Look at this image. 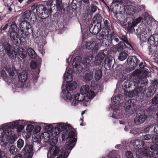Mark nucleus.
Returning a JSON list of instances; mask_svg holds the SVG:
<instances>
[{
	"label": "nucleus",
	"mask_w": 158,
	"mask_h": 158,
	"mask_svg": "<svg viewBox=\"0 0 158 158\" xmlns=\"http://www.w3.org/2000/svg\"><path fill=\"white\" fill-rule=\"evenodd\" d=\"M73 69H69L67 73H65L64 75V79L67 82L66 85V90L63 89V85H62V97L64 99H67L70 97V94L69 91H72L76 89L77 87V84L74 82L69 83L73 80L72 73Z\"/></svg>",
	"instance_id": "obj_1"
},
{
	"label": "nucleus",
	"mask_w": 158,
	"mask_h": 158,
	"mask_svg": "<svg viewBox=\"0 0 158 158\" xmlns=\"http://www.w3.org/2000/svg\"><path fill=\"white\" fill-rule=\"evenodd\" d=\"M69 131V130L64 131L62 134L61 137L62 139L63 140H66L69 138V141L64 145V148L71 150L76 144L77 135L76 133L73 131H70L68 133Z\"/></svg>",
	"instance_id": "obj_2"
},
{
	"label": "nucleus",
	"mask_w": 158,
	"mask_h": 158,
	"mask_svg": "<svg viewBox=\"0 0 158 158\" xmlns=\"http://www.w3.org/2000/svg\"><path fill=\"white\" fill-rule=\"evenodd\" d=\"M31 8L33 10L36 9V13L41 19H45L48 17V15L50 14L52 11L51 7L47 10L42 5H38L36 3L31 6Z\"/></svg>",
	"instance_id": "obj_3"
},
{
	"label": "nucleus",
	"mask_w": 158,
	"mask_h": 158,
	"mask_svg": "<svg viewBox=\"0 0 158 158\" xmlns=\"http://www.w3.org/2000/svg\"><path fill=\"white\" fill-rule=\"evenodd\" d=\"M64 148L62 150L56 146L53 147L48 152V156L50 153L51 156H55L59 155L57 158H67L71 150Z\"/></svg>",
	"instance_id": "obj_4"
},
{
	"label": "nucleus",
	"mask_w": 158,
	"mask_h": 158,
	"mask_svg": "<svg viewBox=\"0 0 158 158\" xmlns=\"http://www.w3.org/2000/svg\"><path fill=\"white\" fill-rule=\"evenodd\" d=\"M3 50L10 58L14 59L16 57L15 51L12 48L11 45L7 42H4L2 44Z\"/></svg>",
	"instance_id": "obj_5"
},
{
	"label": "nucleus",
	"mask_w": 158,
	"mask_h": 158,
	"mask_svg": "<svg viewBox=\"0 0 158 158\" xmlns=\"http://www.w3.org/2000/svg\"><path fill=\"white\" fill-rule=\"evenodd\" d=\"M85 96L82 93L72 95L70 97L69 101L72 106H75L79 102H82L85 99Z\"/></svg>",
	"instance_id": "obj_6"
},
{
	"label": "nucleus",
	"mask_w": 158,
	"mask_h": 158,
	"mask_svg": "<svg viewBox=\"0 0 158 158\" xmlns=\"http://www.w3.org/2000/svg\"><path fill=\"white\" fill-rule=\"evenodd\" d=\"M110 32L108 31L106 29H103L101 32H99L97 35V39L99 40L102 41V42H104L105 41L106 42L105 45L108 46L109 45V41L108 40V35Z\"/></svg>",
	"instance_id": "obj_7"
},
{
	"label": "nucleus",
	"mask_w": 158,
	"mask_h": 158,
	"mask_svg": "<svg viewBox=\"0 0 158 158\" xmlns=\"http://www.w3.org/2000/svg\"><path fill=\"white\" fill-rule=\"evenodd\" d=\"M130 143L135 147L133 149V151L136 153V155H139L138 154L139 151H142V149L145 146V143L141 140L136 139L133 141H131Z\"/></svg>",
	"instance_id": "obj_8"
},
{
	"label": "nucleus",
	"mask_w": 158,
	"mask_h": 158,
	"mask_svg": "<svg viewBox=\"0 0 158 158\" xmlns=\"http://www.w3.org/2000/svg\"><path fill=\"white\" fill-rule=\"evenodd\" d=\"M81 93L85 94L89 99H91L95 96L94 92L90 89L88 85H85L81 86L80 89Z\"/></svg>",
	"instance_id": "obj_9"
},
{
	"label": "nucleus",
	"mask_w": 158,
	"mask_h": 158,
	"mask_svg": "<svg viewBox=\"0 0 158 158\" xmlns=\"http://www.w3.org/2000/svg\"><path fill=\"white\" fill-rule=\"evenodd\" d=\"M133 100H129L126 102L124 106L125 110L129 114H132L136 110V106L133 103Z\"/></svg>",
	"instance_id": "obj_10"
},
{
	"label": "nucleus",
	"mask_w": 158,
	"mask_h": 158,
	"mask_svg": "<svg viewBox=\"0 0 158 158\" xmlns=\"http://www.w3.org/2000/svg\"><path fill=\"white\" fill-rule=\"evenodd\" d=\"M22 17L25 20H30L34 22L36 20V16L35 14L31 10H27L25 11L22 15Z\"/></svg>",
	"instance_id": "obj_11"
},
{
	"label": "nucleus",
	"mask_w": 158,
	"mask_h": 158,
	"mask_svg": "<svg viewBox=\"0 0 158 158\" xmlns=\"http://www.w3.org/2000/svg\"><path fill=\"white\" fill-rule=\"evenodd\" d=\"M101 24L99 23L95 24L94 25L93 23H91L89 26V31L92 34L96 35L100 32L101 30Z\"/></svg>",
	"instance_id": "obj_12"
},
{
	"label": "nucleus",
	"mask_w": 158,
	"mask_h": 158,
	"mask_svg": "<svg viewBox=\"0 0 158 158\" xmlns=\"http://www.w3.org/2000/svg\"><path fill=\"white\" fill-rule=\"evenodd\" d=\"M55 127L60 131H67L70 130L71 128V127L69 124H66L64 123H58L54 124Z\"/></svg>",
	"instance_id": "obj_13"
},
{
	"label": "nucleus",
	"mask_w": 158,
	"mask_h": 158,
	"mask_svg": "<svg viewBox=\"0 0 158 158\" xmlns=\"http://www.w3.org/2000/svg\"><path fill=\"white\" fill-rule=\"evenodd\" d=\"M9 31L10 32V39L14 44L17 45L18 44L19 40L20 42V38H19V35L16 31Z\"/></svg>",
	"instance_id": "obj_14"
},
{
	"label": "nucleus",
	"mask_w": 158,
	"mask_h": 158,
	"mask_svg": "<svg viewBox=\"0 0 158 158\" xmlns=\"http://www.w3.org/2000/svg\"><path fill=\"white\" fill-rule=\"evenodd\" d=\"M147 118V116L144 114L136 115L134 121L135 123L137 125H139L143 123Z\"/></svg>",
	"instance_id": "obj_15"
},
{
	"label": "nucleus",
	"mask_w": 158,
	"mask_h": 158,
	"mask_svg": "<svg viewBox=\"0 0 158 158\" xmlns=\"http://www.w3.org/2000/svg\"><path fill=\"white\" fill-rule=\"evenodd\" d=\"M141 81L142 82V83H140V85L139 86L135 87L136 89H135V91L137 95L138 94H142L143 90V85L142 86V85H145V84L147 83L146 81V79H144L143 81H142V80H140L139 81H137V82H140Z\"/></svg>",
	"instance_id": "obj_16"
},
{
	"label": "nucleus",
	"mask_w": 158,
	"mask_h": 158,
	"mask_svg": "<svg viewBox=\"0 0 158 158\" xmlns=\"http://www.w3.org/2000/svg\"><path fill=\"white\" fill-rule=\"evenodd\" d=\"M149 55L158 58V50L156 46L150 45L149 47Z\"/></svg>",
	"instance_id": "obj_17"
},
{
	"label": "nucleus",
	"mask_w": 158,
	"mask_h": 158,
	"mask_svg": "<svg viewBox=\"0 0 158 158\" xmlns=\"http://www.w3.org/2000/svg\"><path fill=\"white\" fill-rule=\"evenodd\" d=\"M140 82H137V81L127 80L125 81L123 84V86L126 88H128L131 86L133 85L134 87L139 86L140 85Z\"/></svg>",
	"instance_id": "obj_18"
},
{
	"label": "nucleus",
	"mask_w": 158,
	"mask_h": 158,
	"mask_svg": "<svg viewBox=\"0 0 158 158\" xmlns=\"http://www.w3.org/2000/svg\"><path fill=\"white\" fill-rule=\"evenodd\" d=\"M156 90L155 87L153 86H150L148 88L144 90L143 95L146 97H151L155 93Z\"/></svg>",
	"instance_id": "obj_19"
},
{
	"label": "nucleus",
	"mask_w": 158,
	"mask_h": 158,
	"mask_svg": "<svg viewBox=\"0 0 158 158\" xmlns=\"http://www.w3.org/2000/svg\"><path fill=\"white\" fill-rule=\"evenodd\" d=\"M86 48L89 50H93L94 52H97L99 48L95 42H90L86 44Z\"/></svg>",
	"instance_id": "obj_20"
},
{
	"label": "nucleus",
	"mask_w": 158,
	"mask_h": 158,
	"mask_svg": "<svg viewBox=\"0 0 158 158\" xmlns=\"http://www.w3.org/2000/svg\"><path fill=\"white\" fill-rule=\"evenodd\" d=\"M127 63L133 68H135L138 63V59L135 56H130L127 59Z\"/></svg>",
	"instance_id": "obj_21"
},
{
	"label": "nucleus",
	"mask_w": 158,
	"mask_h": 158,
	"mask_svg": "<svg viewBox=\"0 0 158 158\" xmlns=\"http://www.w3.org/2000/svg\"><path fill=\"white\" fill-rule=\"evenodd\" d=\"M148 43L150 45H158V35H154L151 36L148 40Z\"/></svg>",
	"instance_id": "obj_22"
},
{
	"label": "nucleus",
	"mask_w": 158,
	"mask_h": 158,
	"mask_svg": "<svg viewBox=\"0 0 158 158\" xmlns=\"http://www.w3.org/2000/svg\"><path fill=\"white\" fill-rule=\"evenodd\" d=\"M33 146L31 145L26 144L22 150V152L25 154L27 153L31 156L32 154Z\"/></svg>",
	"instance_id": "obj_23"
},
{
	"label": "nucleus",
	"mask_w": 158,
	"mask_h": 158,
	"mask_svg": "<svg viewBox=\"0 0 158 158\" xmlns=\"http://www.w3.org/2000/svg\"><path fill=\"white\" fill-rule=\"evenodd\" d=\"M126 48H127V46L122 41H121L119 42L117 45H115L114 47V51L115 52L117 51L119 52L125 49Z\"/></svg>",
	"instance_id": "obj_24"
},
{
	"label": "nucleus",
	"mask_w": 158,
	"mask_h": 158,
	"mask_svg": "<svg viewBox=\"0 0 158 158\" xmlns=\"http://www.w3.org/2000/svg\"><path fill=\"white\" fill-rule=\"evenodd\" d=\"M93 75V72L92 71L85 73L83 77V80L86 82L89 81L92 79Z\"/></svg>",
	"instance_id": "obj_25"
},
{
	"label": "nucleus",
	"mask_w": 158,
	"mask_h": 158,
	"mask_svg": "<svg viewBox=\"0 0 158 158\" xmlns=\"http://www.w3.org/2000/svg\"><path fill=\"white\" fill-rule=\"evenodd\" d=\"M82 2L81 0H73L72 2L71 7L73 9L76 10L80 7Z\"/></svg>",
	"instance_id": "obj_26"
},
{
	"label": "nucleus",
	"mask_w": 158,
	"mask_h": 158,
	"mask_svg": "<svg viewBox=\"0 0 158 158\" xmlns=\"http://www.w3.org/2000/svg\"><path fill=\"white\" fill-rule=\"evenodd\" d=\"M145 147H143L142 149V151H139L138 153L139 154L142 153L143 155L145 156H150L152 154V152L150 150L149 148L146 147V146L145 144Z\"/></svg>",
	"instance_id": "obj_27"
},
{
	"label": "nucleus",
	"mask_w": 158,
	"mask_h": 158,
	"mask_svg": "<svg viewBox=\"0 0 158 158\" xmlns=\"http://www.w3.org/2000/svg\"><path fill=\"white\" fill-rule=\"evenodd\" d=\"M104 28L103 29H106L108 31L110 32L111 35L112 33L114 34L113 31L112 30V27L110 22L107 20H106L104 22Z\"/></svg>",
	"instance_id": "obj_28"
},
{
	"label": "nucleus",
	"mask_w": 158,
	"mask_h": 158,
	"mask_svg": "<svg viewBox=\"0 0 158 158\" xmlns=\"http://www.w3.org/2000/svg\"><path fill=\"white\" fill-rule=\"evenodd\" d=\"M102 21V17L99 13L95 14L93 19V22L94 24L99 23L100 24H101V22Z\"/></svg>",
	"instance_id": "obj_29"
},
{
	"label": "nucleus",
	"mask_w": 158,
	"mask_h": 158,
	"mask_svg": "<svg viewBox=\"0 0 158 158\" xmlns=\"http://www.w3.org/2000/svg\"><path fill=\"white\" fill-rule=\"evenodd\" d=\"M50 138V135L49 133L47 132L43 133L41 135L40 139L43 140L45 143L48 142Z\"/></svg>",
	"instance_id": "obj_30"
},
{
	"label": "nucleus",
	"mask_w": 158,
	"mask_h": 158,
	"mask_svg": "<svg viewBox=\"0 0 158 158\" xmlns=\"http://www.w3.org/2000/svg\"><path fill=\"white\" fill-rule=\"evenodd\" d=\"M94 71L95 70L94 77L96 80H99L102 77V70L100 69H93Z\"/></svg>",
	"instance_id": "obj_31"
},
{
	"label": "nucleus",
	"mask_w": 158,
	"mask_h": 158,
	"mask_svg": "<svg viewBox=\"0 0 158 158\" xmlns=\"http://www.w3.org/2000/svg\"><path fill=\"white\" fill-rule=\"evenodd\" d=\"M17 53L23 59H24L27 55V52L23 48L18 49Z\"/></svg>",
	"instance_id": "obj_32"
},
{
	"label": "nucleus",
	"mask_w": 158,
	"mask_h": 158,
	"mask_svg": "<svg viewBox=\"0 0 158 158\" xmlns=\"http://www.w3.org/2000/svg\"><path fill=\"white\" fill-rule=\"evenodd\" d=\"M92 62V58L89 56H87L84 58L82 61L81 64L84 65L85 68L89 67L91 62Z\"/></svg>",
	"instance_id": "obj_33"
},
{
	"label": "nucleus",
	"mask_w": 158,
	"mask_h": 158,
	"mask_svg": "<svg viewBox=\"0 0 158 158\" xmlns=\"http://www.w3.org/2000/svg\"><path fill=\"white\" fill-rule=\"evenodd\" d=\"M20 29H29L31 28V25L26 21H22L20 24Z\"/></svg>",
	"instance_id": "obj_34"
},
{
	"label": "nucleus",
	"mask_w": 158,
	"mask_h": 158,
	"mask_svg": "<svg viewBox=\"0 0 158 158\" xmlns=\"http://www.w3.org/2000/svg\"><path fill=\"white\" fill-rule=\"evenodd\" d=\"M27 74L26 72H22L19 76V78L22 82H25L27 78Z\"/></svg>",
	"instance_id": "obj_35"
},
{
	"label": "nucleus",
	"mask_w": 158,
	"mask_h": 158,
	"mask_svg": "<svg viewBox=\"0 0 158 158\" xmlns=\"http://www.w3.org/2000/svg\"><path fill=\"white\" fill-rule=\"evenodd\" d=\"M27 52L29 56L31 59H34L36 57V53L31 48H29L27 50Z\"/></svg>",
	"instance_id": "obj_36"
},
{
	"label": "nucleus",
	"mask_w": 158,
	"mask_h": 158,
	"mask_svg": "<svg viewBox=\"0 0 158 158\" xmlns=\"http://www.w3.org/2000/svg\"><path fill=\"white\" fill-rule=\"evenodd\" d=\"M73 70L76 73L80 74L82 71V67L81 64H76L75 65H73Z\"/></svg>",
	"instance_id": "obj_37"
},
{
	"label": "nucleus",
	"mask_w": 158,
	"mask_h": 158,
	"mask_svg": "<svg viewBox=\"0 0 158 158\" xmlns=\"http://www.w3.org/2000/svg\"><path fill=\"white\" fill-rule=\"evenodd\" d=\"M112 64V58L108 57L105 59L104 63V66L105 67L108 66L109 68H110Z\"/></svg>",
	"instance_id": "obj_38"
},
{
	"label": "nucleus",
	"mask_w": 158,
	"mask_h": 158,
	"mask_svg": "<svg viewBox=\"0 0 158 158\" xmlns=\"http://www.w3.org/2000/svg\"><path fill=\"white\" fill-rule=\"evenodd\" d=\"M127 54L125 52H121L119 54L118 59L120 61H123L127 58Z\"/></svg>",
	"instance_id": "obj_39"
},
{
	"label": "nucleus",
	"mask_w": 158,
	"mask_h": 158,
	"mask_svg": "<svg viewBox=\"0 0 158 158\" xmlns=\"http://www.w3.org/2000/svg\"><path fill=\"white\" fill-rule=\"evenodd\" d=\"M60 132V131H59V130L55 127V125L50 132V133L52 136L55 137L57 135L59 134Z\"/></svg>",
	"instance_id": "obj_40"
},
{
	"label": "nucleus",
	"mask_w": 158,
	"mask_h": 158,
	"mask_svg": "<svg viewBox=\"0 0 158 158\" xmlns=\"http://www.w3.org/2000/svg\"><path fill=\"white\" fill-rule=\"evenodd\" d=\"M81 57L78 56H77L74 59L73 63V65H75L76 64H81Z\"/></svg>",
	"instance_id": "obj_41"
},
{
	"label": "nucleus",
	"mask_w": 158,
	"mask_h": 158,
	"mask_svg": "<svg viewBox=\"0 0 158 158\" xmlns=\"http://www.w3.org/2000/svg\"><path fill=\"white\" fill-rule=\"evenodd\" d=\"M122 95H119L116 96L113 98L112 99V101L115 104H118L120 103L121 100V98Z\"/></svg>",
	"instance_id": "obj_42"
},
{
	"label": "nucleus",
	"mask_w": 158,
	"mask_h": 158,
	"mask_svg": "<svg viewBox=\"0 0 158 158\" xmlns=\"http://www.w3.org/2000/svg\"><path fill=\"white\" fill-rule=\"evenodd\" d=\"M24 144V141L22 139H19L17 142V147L18 148L20 149H21L23 147Z\"/></svg>",
	"instance_id": "obj_43"
},
{
	"label": "nucleus",
	"mask_w": 158,
	"mask_h": 158,
	"mask_svg": "<svg viewBox=\"0 0 158 158\" xmlns=\"http://www.w3.org/2000/svg\"><path fill=\"white\" fill-rule=\"evenodd\" d=\"M9 151L10 154H15L18 152V149L15 145H12L10 147Z\"/></svg>",
	"instance_id": "obj_44"
},
{
	"label": "nucleus",
	"mask_w": 158,
	"mask_h": 158,
	"mask_svg": "<svg viewBox=\"0 0 158 158\" xmlns=\"http://www.w3.org/2000/svg\"><path fill=\"white\" fill-rule=\"evenodd\" d=\"M18 137L16 135H13L10 136L9 141L11 144H13L17 139Z\"/></svg>",
	"instance_id": "obj_45"
},
{
	"label": "nucleus",
	"mask_w": 158,
	"mask_h": 158,
	"mask_svg": "<svg viewBox=\"0 0 158 158\" xmlns=\"http://www.w3.org/2000/svg\"><path fill=\"white\" fill-rule=\"evenodd\" d=\"M58 139L56 138L55 137H53L52 138L50 139L49 140V141L48 142L49 144L51 145H55L57 142Z\"/></svg>",
	"instance_id": "obj_46"
},
{
	"label": "nucleus",
	"mask_w": 158,
	"mask_h": 158,
	"mask_svg": "<svg viewBox=\"0 0 158 158\" xmlns=\"http://www.w3.org/2000/svg\"><path fill=\"white\" fill-rule=\"evenodd\" d=\"M140 138L145 141L149 140L151 139H152L151 135L150 134L142 135L140 136Z\"/></svg>",
	"instance_id": "obj_47"
},
{
	"label": "nucleus",
	"mask_w": 158,
	"mask_h": 158,
	"mask_svg": "<svg viewBox=\"0 0 158 158\" xmlns=\"http://www.w3.org/2000/svg\"><path fill=\"white\" fill-rule=\"evenodd\" d=\"M57 9L59 10H61L63 8V6L62 4V0H56Z\"/></svg>",
	"instance_id": "obj_48"
},
{
	"label": "nucleus",
	"mask_w": 158,
	"mask_h": 158,
	"mask_svg": "<svg viewBox=\"0 0 158 158\" xmlns=\"http://www.w3.org/2000/svg\"><path fill=\"white\" fill-rule=\"evenodd\" d=\"M19 124L18 121H16L10 123L8 127L10 128L13 129L17 127Z\"/></svg>",
	"instance_id": "obj_49"
},
{
	"label": "nucleus",
	"mask_w": 158,
	"mask_h": 158,
	"mask_svg": "<svg viewBox=\"0 0 158 158\" xmlns=\"http://www.w3.org/2000/svg\"><path fill=\"white\" fill-rule=\"evenodd\" d=\"M151 103L154 105H158V94L155 95L152 98Z\"/></svg>",
	"instance_id": "obj_50"
},
{
	"label": "nucleus",
	"mask_w": 158,
	"mask_h": 158,
	"mask_svg": "<svg viewBox=\"0 0 158 158\" xmlns=\"http://www.w3.org/2000/svg\"><path fill=\"white\" fill-rule=\"evenodd\" d=\"M105 56V53L103 52H99L96 57H97V58H98L102 61Z\"/></svg>",
	"instance_id": "obj_51"
},
{
	"label": "nucleus",
	"mask_w": 158,
	"mask_h": 158,
	"mask_svg": "<svg viewBox=\"0 0 158 158\" xmlns=\"http://www.w3.org/2000/svg\"><path fill=\"white\" fill-rule=\"evenodd\" d=\"M144 6L143 5H138L136 6L134 9V10H135L136 12H138L144 9Z\"/></svg>",
	"instance_id": "obj_52"
},
{
	"label": "nucleus",
	"mask_w": 158,
	"mask_h": 158,
	"mask_svg": "<svg viewBox=\"0 0 158 158\" xmlns=\"http://www.w3.org/2000/svg\"><path fill=\"white\" fill-rule=\"evenodd\" d=\"M1 76L5 81H8V77L6 75V72L4 70H2L1 71Z\"/></svg>",
	"instance_id": "obj_53"
},
{
	"label": "nucleus",
	"mask_w": 158,
	"mask_h": 158,
	"mask_svg": "<svg viewBox=\"0 0 158 158\" xmlns=\"http://www.w3.org/2000/svg\"><path fill=\"white\" fill-rule=\"evenodd\" d=\"M17 29V25L15 22H13L10 25V31H16Z\"/></svg>",
	"instance_id": "obj_54"
},
{
	"label": "nucleus",
	"mask_w": 158,
	"mask_h": 158,
	"mask_svg": "<svg viewBox=\"0 0 158 158\" xmlns=\"http://www.w3.org/2000/svg\"><path fill=\"white\" fill-rule=\"evenodd\" d=\"M120 38L125 43H126L127 45H129L131 48H132L130 43L128 41L127 38L124 35H123Z\"/></svg>",
	"instance_id": "obj_55"
},
{
	"label": "nucleus",
	"mask_w": 158,
	"mask_h": 158,
	"mask_svg": "<svg viewBox=\"0 0 158 158\" xmlns=\"http://www.w3.org/2000/svg\"><path fill=\"white\" fill-rule=\"evenodd\" d=\"M102 62V61L101 60H99L98 58H97V57H96L94 62V66H99L101 64Z\"/></svg>",
	"instance_id": "obj_56"
},
{
	"label": "nucleus",
	"mask_w": 158,
	"mask_h": 158,
	"mask_svg": "<svg viewBox=\"0 0 158 158\" xmlns=\"http://www.w3.org/2000/svg\"><path fill=\"white\" fill-rule=\"evenodd\" d=\"M34 128L33 125L31 124H28L27 125L26 130L28 132L30 133L32 132Z\"/></svg>",
	"instance_id": "obj_57"
},
{
	"label": "nucleus",
	"mask_w": 158,
	"mask_h": 158,
	"mask_svg": "<svg viewBox=\"0 0 158 158\" xmlns=\"http://www.w3.org/2000/svg\"><path fill=\"white\" fill-rule=\"evenodd\" d=\"M24 30L23 29H20L19 31V33L21 35V38H25L27 36V35L26 33H24Z\"/></svg>",
	"instance_id": "obj_58"
},
{
	"label": "nucleus",
	"mask_w": 158,
	"mask_h": 158,
	"mask_svg": "<svg viewBox=\"0 0 158 158\" xmlns=\"http://www.w3.org/2000/svg\"><path fill=\"white\" fill-rule=\"evenodd\" d=\"M153 127V125L152 124H151L148 125L145 127L144 129L145 132L147 133L148 132L151 128H152Z\"/></svg>",
	"instance_id": "obj_59"
},
{
	"label": "nucleus",
	"mask_w": 158,
	"mask_h": 158,
	"mask_svg": "<svg viewBox=\"0 0 158 158\" xmlns=\"http://www.w3.org/2000/svg\"><path fill=\"white\" fill-rule=\"evenodd\" d=\"M53 127L52 125L50 124L47 125L46 124V125L44 127V129L45 130L50 132L52 129Z\"/></svg>",
	"instance_id": "obj_60"
},
{
	"label": "nucleus",
	"mask_w": 158,
	"mask_h": 158,
	"mask_svg": "<svg viewBox=\"0 0 158 158\" xmlns=\"http://www.w3.org/2000/svg\"><path fill=\"white\" fill-rule=\"evenodd\" d=\"M126 155L127 158H133V153L130 151H127L126 153Z\"/></svg>",
	"instance_id": "obj_61"
},
{
	"label": "nucleus",
	"mask_w": 158,
	"mask_h": 158,
	"mask_svg": "<svg viewBox=\"0 0 158 158\" xmlns=\"http://www.w3.org/2000/svg\"><path fill=\"white\" fill-rule=\"evenodd\" d=\"M98 7L93 4L91 5V7L90 8L91 12L93 13H94L97 10Z\"/></svg>",
	"instance_id": "obj_62"
},
{
	"label": "nucleus",
	"mask_w": 158,
	"mask_h": 158,
	"mask_svg": "<svg viewBox=\"0 0 158 158\" xmlns=\"http://www.w3.org/2000/svg\"><path fill=\"white\" fill-rule=\"evenodd\" d=\"M152 140L154 143H158V134L154 135L152 137Z\"/></svg>",
	"instance_id": "obj_63"
},
{
	"label": "nucleus",
	"mask_w": 158,
	"mask_h": 158,
	"mask_svg": "<svg viewBox=\"0 0 158 158\" xmlns=\"http://www.w3.org/2000/svg\"><path fill=\"white\" fill-rule=\"evenodd\" d=\"M30 66L32 69H34L37 66V63L35 60L31 61Z\"/></svg>",
	"instance_id": "obj_64"
}]
</instances>
